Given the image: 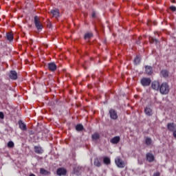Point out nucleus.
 I'll return each instance as SVG.
<instances>
[{"mask_svg": "<svg viewBox=\"0 0 176 176\" xmlns=\"http://www.w3.org/2000/svg\"><path fill=\"white\" fill-rule=\"evenodd\" d=\"M170 89V88L168 82H162L160 85V92L162 95H167L169 94Z\"/></svg>", "mask_w": 176, "mask_h": 176, "instance_id": "f257e3e1", "label": "nucleus"}, {"mask_svg": "<svg viewBox=\"0 0 176 176\" xmlns=\"http://www.w3.org/2000/svg\"><path fill=\"white\" fill-rule=\"evenodd\" d=\"M140 82L143 87H149L151 84V79L148 77H143L140 80Z\"/></svg>", "mask_w": 176, "mask_h": 176, "instance_id": "f03ea898", "label": "nucleus"}, {"mask_svg": "<svg viewBox=\"0 0 176 176\" xmlns=\"http://www.w3.org/2000/svg\"><path fill=\"white\" fill-rule=\"evenodd\" d=\"M34 21L35 27L37 28V30H42L43 28V25L41 23V19H39V16H35L34 18Z\"/></svg>", "mask_w": 176, "mask_h": 176, "instance_id": "7ed1b4c3", "label": "nucleus"}, {"mask_svg": "<svg viewBox=\"0 0 176 176\" xmlns=\"http://www.w3.org/2000/svg\"><path fill=\"white\" fill-rule=\"evenodd\" d=\"M83 170H84L83 166H80V165H76V166H74V168H73L74 173L75 175H77L78 176L81 175Z\"/></svg>", "mask_w": 176, "mask_h": 176, "instance_id": "20e7f679", "label": "nucleus"}, {"mask_svg": "<svg viewBox=\"0 0 176 176\" xmlns=\"http://www.w3.org/2000/svg\"><path fill=\"white\" fill-rule=\"evenodd\" d=\"M115 162L119 168H124L125 166L124 161H123L120 157H116V158H115Z\"/></svg>", "mask_w": 176, "mask_h": 176, "instance_id": "39448f33", "label": "nucleus"}, {"mask_svg": "<svg viewBox=\"0 0 176 176\" xmlns=\"http://www.w3.org/2000/svg\"><path fill=\"white\" fill-rule=\"evenodd\" d=\"M151 88L155 91H160V84L159 81H153Z\"/></svg>", "mask_w": 176, "mask_h": 176, "instance_id": "423d86ee", "label": "nucleus"}, {"mask_svg": "<svg viewBox=\"0 0 176 176\" xmlns=\"http://www.w3.org/2000/svg\"><path fill=\"white\" fill-rule=\"evenodd\" d=\"M56 174L58 176L67 175V169L64 168H59L56 170Z\"/></svg>", "mask_w": 176, "mask_h": 176, "instance_id": "0eeeda50", "label": "nucleus"}, {"mask_svg": "<svg viewBox=\"0 0 176 176\" xmlns=\"http://www.w3.org/2000/svg\"><path fill=\"white\" fill-rule=\"evenodd\" d=\"M50 13L52 15L53 17H55L56 19L60 17V11L58 10V9L51 10Z\"/></svg>", "mask_w": 176, "mask_h": 176, "instance_id": "6e6552de", "label": "nucleus"}, {"mask_svg": "<svg viewBox=\"0 0 176 176\" xmlns=\"http://www.w3.org/2000/svg\"><path fill=\"white\" fill-rule=\"evenodd\" d=\"M145 72L148 76H152L153 74V66L146 65L145 66Z\"/></svg>", "mask_w": 176, "mask_h": 176, "instance_id": "1a4fd4ad", "label": "nucleus"}, {"mask_svg": "<svg viewBox=\"0 0 176 176\" xmlns=\"http://www.w3.org/2000/svg\"><path fill=\"white\" fill-rule=\"evenodd\" d=\"M109 114H110L111 118H112L113 120H117L118 116L116 110H114L113 109H111V110H109Z\"/></svg>", "mask_w": 176, "mask_h": 176, "instance_id": "9d476101", "label": "nucleus"}, {"mask_svg": "<svg viewBox=\"0 0 176 176\" xmlns=\"http://www.w3.org/2000/svg\"><path fill=\"white\" fill-rule=\"evenodd\" d=\"M9 78L12 80H17V72L14 70H11L9 74Z\"/></svg>", "mask_w": 176, "mask_h": 176, "instance_id": "9b49d317", "label": "nucleus"}, {"mask_svg": "<svg viewBox=\"0 0 176 176\" xmlns=\"http://www.w3.org/2000/svg\"><path fill=\"white\" fill-rule=\"evenodd\" d=\"M146 157L148 162H153V161H155V155L153 154V153H147L146 154Z\"/></svg>", "mask_w": 176, "mask_h": 176, "instance_id": "f8f14e48", "label": "nucleus"}, {"mask_svg": "<svg viewBox=\"0 0 176 176\" xmlns=\"http://www.w3.org/2000/svg\"><path fill=\"white\" fill-rule=\"evenodd\" d=\"M34 151L35 153H37V155H42L44 152L43 148L40 146H34Z\"/></svg>", "mask_w": 176, "mask_h": 176, "instance_id": "ddd939ff", "label": "nucleus"}, {"mask_svg": "<svg viewBox=\"0 0 176 176\" xmlns=\"http://www.w3.org/2000/svg\"><path fill=\"white\" fill-rule=\"evenodd\" d=\"M167 128L168 131H170V132H173V135H174V131L176 128V125L175 122H168L167 124Z\"/></svg>", "mask_w": 176, "mask_h": 176, "instance_id": "4468645a", "label": "nucleus"}, {"mask_svg": "<svg viewBox=\"0 0 176 176\" xmlns=\"http://www.w3.org/2000/svg\"><path fill=\"white\" fill-rule=\"evenodd\" d=\"M48 69L52 72H54V71L57 69V65H56V63H48Z\"/></svg>", "mask_w": 176, "mask_h": 176, "instance_id": "2eb2a0df", "label": "nucleus"}, {"mask_svg": "<svg viewBox=\"0 0 176 176\" xmlns=\"http://www.w3.org/2000/svg\"><path fill=\"white\" fill-rule=\"evenodd\" d=\"M121 138L120 136H114L110 140L111 143H113V144H118L119 142H120Z\"/></svg>", "mask_w": 176, "mask_h": 176, "instance_id": "dca6fc26", "label": "nucleus"}, {"mask_svg": "<svg viewBox=\"0 0 176 176\" xmlns=\"http://www.w3.org/2000/svg\"><path fill=\"white\" fill-rule=\"evenodd\" d=\"M18 124L21 130H22L23 131H27V125H25V124H24L22 120H19L18 122Z\"/></svg>", "mask_w": 176, "mask_h": 176, "instance_id": "f3484780", "label": "nucleus"}, {"mask_svg": "<svg viewBox=\"0 0 176 176\" xmlns=\"http://www.w3.org/2000/svg\"><path fill=\"white\" fill-rule=\"evenodd\" d=\"M144 113L146 116H153V110L151 107H145Z\"/></svg>", "mask_w": 176, "mask_h": 176, "instance_id": "a211bd4d", "label": "nucleus"}, {"mask_svg": "<svg viewBox=\"0 0 176 176\" xmlns=\"http://www.w3.org/2000/svg\"><path fill=\"white\" fill-rule=\"evenodd\" d=\"M100 138V133H98V132H95L94 133H93V135H91V139L92 140H98Z\"/></svg>", "mask_w": 176, "mask_h": 176, "instance_id": "6ab92c4d", "label": "nucleus"}, {"mask_svg": "<svg viewBox=\"0 0 176 176\" xmlns=\"http://www.w3.org/2000/svg\"><path fill=\"white\" fill-rule=\"evenodd\" d=\"M40 174L42 175H49L50 173L45 168H40Z\"/></svg>", "mask_w": 176, "mask_h": 176, "instance_id": "aec40b11", "label": "nucleus"}, {"mask_svg": "<svg viewBox=\"0 0 176 176\" xmlns=\"http://www.w3.org/2000/svg\"><path fill=\"white\" fill-rule=\"evenodd\" d=\"M94 165H96V166H101V165H102V162H101L100 160H99L98 157L95 158V160L94 161Z\"/></svg>", "mask_w": 176, "mask_h": 176, "instance_id": "412c9836", "label": "nucleus"}, {"mask_svg": "<svg viewBox=\"0 0 176 176\" xmlns=\"http://www.w3.org/2000/svg\"><path fill=\"white\" fill-rule=\"evenodd\" d=\"M92 37H94V34L91 32L89 33H86L85 34L84 38L85 40H89L90 38H91Z\"/></svg>", "mask_w": 176, "mask_h": 176, "instance_id": "4be33fe9", "label": "nucleus"}, {"mask_svg": "<svg viewBox=\"0 0 176 176\" xmlns=\"http://www.w3.org/2000/svg\"><path fill=\"white\" fill-rule=\"evenodd\" d=\"M103 162H104V164H106L107 165H109L111 162V158H109V157H104Z\"/></svg>", "mask_w": 176, "mask_h": 176, "instance_id": "5701e85b", "label": "nucleus"}, {"mask_svg": "<svg viewBox=\"0 0 176 176\" xmlns=\"http://www.w3.org/2000/svg\"><path fill=\"white\" fill-rule=\"evenodd\" d=\"M84 129V126L82 125V124H77V125H76V130L78 131H82Z\"/></svg>", "mask_w": 176, "mask_h": 176, "instance_id": "b1692460", "label": "nucleus"}, {"mask_svg": "<svg viewBox=\"0 0 176 176\" xmlns=\"http://www.w3.org/2000/svg\"><path fill=\"white\" fill-rule=\"evenodd\" d=\"M161 74L163 77L166 78L169 76V72L168 70H162Z\"/></svg>", "mask_w": 176, "mask_h": 176, "instance_id": "393cba45", "label": "nucleus"}, {"mask_svg": "<svg viewBox=\"0 0 176 176\" xmlns=\"http://www.w3.org/2000/svg\"><path fill=\"white\" fill-rule=\"evenodd\" d=\"M133 63L134 65H140V63H141V58H140V56H135Z\"/></svg>", "mask_w": 176, "mask_h": 176, "instance_id": "a878e982", "label": "nucleus"}, {"mask_svg": "<svg viewBox=\"0 0 176 176\" xmlns=\"http://www.w3.org/2000/svg\"><path fill=\"white\" fill-rule=\"evenodd\" d=\"M6 39L8 41H13V34L12 33H7L6 34Z\"/></svg>", "mask_w": 176, "mask_h": 176, "instance_id": "bb28decb", "label": "nucleus"}, {"mask_svg": "<svg viewBox=\"0 0 176 176\" xmlns=\"http://www.w3.org/2000/svg\"><path fill=\"white\" fill-rule=\"evenodd\" d=\"M145 142H146V144H147V146H149L150 144H151L152 143L151 138H146Z\"/></svg>", "mask_w": 176, "mask_h": 176, "instance_id": "cd10ccee", "label": "nucleus"}, {"mask_svg": "<svg viewBox=\"0 0 176 176\" xmlns=\"http://www.w3.org/2000/svg\"><path fill=\"white\" fill-rule=\"evenodd\" d=\"M7 146L8 148H14V143L12 141L8 142Z\"/></svg>", "mask_w": 176, "mask_h": 176, "instance_id": "c85d7f7f", "label": "nucleus"}, {"mask_svg": "<svg viewBox=\"0 0 176 176\" xmlns=\"http://www.w3.org/2000/svg\"><path fill=\"white\" fill-rule=\"evenodd\" d=\"M150 43H155V44H158L159 40H157V38H153V37H151L150 38Z\"/></svg>", "mask_w": 176, "mask_h": 176, "instance_id": "c756f323", "label": "nucleus"}, {"mask_svg": "<svg viewBox=\"0 0 176 176\" xmlns=\"http://www.w3.org/2000/svg\"><path fill=\"white\" fill-rule=\"evenodd\" d=\"M170 10L173 12H175L176 11V7L175 6H171V7H170Z\"/></svg>", "mask_w": 176, "mask_h": 176, "instance_id": "7c9ffc66", "label": "nucleus"}, {"mask_svg": "<svg viewBox=\"0 0 176 176\" xmlns=\"http://www.w3.org/2000/svg\"><path fill=\"white\" fill-rule=\"evenodd\" d=\"M5 115H3V112H0V119H4Z\"/></svg>", "mask_w": 176, "mask_h": 176, "instance_id": "2f4dec72", "label": "nucleus"}, {"mask_svg": "<svg viewBox=\"0 0 176 176\" xmlns=\"http://www.w3.org/2000/svg\"><path fill=\"white\" fill-rule=\"evenodd\" d=\"M161 173L160 172H155L153 173V176H160Z\"/></svg>", "mask_w": 176, "mask_h": 176, "instance_id": "473e14b6", "label": "nucleus"}, {"mask_svg": "<svg viewBox=\"0 0 176 176\" xmlns=\"http://www.w3.org/2000/svg\"><path fill=\"white\" fill-rule=\"evenodd\" d=\"M91 16H92V18H96V12H92Z\"/></svg>", "mask_w": 176, "mask_h": 176, "instance_id": "72a5a7b5", "label": "nucleus"}, {"mask_svg": "<svg viewBox=\"0 0 176 176\" xmlns=\"http://www.w3.org/2000/svg\"><path fill=\"white\" fill-rule=\"evenodd\" d=\"M173 136H174V138H176V128H175V129L173 131Z\"/></svg>", "mask_w": 176, "mask_h": 176, "instance_id": "f704fd0d", "label": "nucleus"}, {"mask_svg": "<svg viewBox=\"0 0 176 176\" xmlns=\"http://www.w3.org/2000/svg\"><path fill=\"white\" fill-rule=\"evenodd\" d=\"M47 27H49V28H50L52 27V23L49 22L47 24Z\"/></svg>", "mask_w": 176, "mask_h": 176, "instance_id": "c9c22d12", "label": "nucleus"}, {"mask_svg": "<svg viewBox=\"0 0 176 176\" xmlns=\"http://www.w3.org/2000/svg\"><path fill=\"white\" fill-rule=\"evenodd\" d=\"M29 176H36L34 173H31Z\"/></svg>", "mask_w": 176, "mask_h": 176, "instance_id": "e433bc0d", "label": "nucleus"}, {"mask_svg": "<svg viewBox=\"0 0 176 176\" xmlns=\"http://www.w3.org/2000/svg\"><path fill=\"white\" fill-rule=\"evenodd\" d=\"M72 93H73L72 91L70 92V94H72Z\"/></svg>", "mask_w": 176, "mask_h": 176, "instance_id": "4c0bfd02", "label": "nucleus"}, {"mask_svg": "<svg viewBox=\"0 0 176 176\" xmlns=\"http://www.w3.org/2000/svg\"><path fill=\"white\" fill-rule=\"evenodd\" d=\"M67 78H68V73H67Z\"/></svg>", "mask_w": 176, "mask_h": 176, "instance_id": "58836bf2", "label": "nucleus"}]
</instances>
